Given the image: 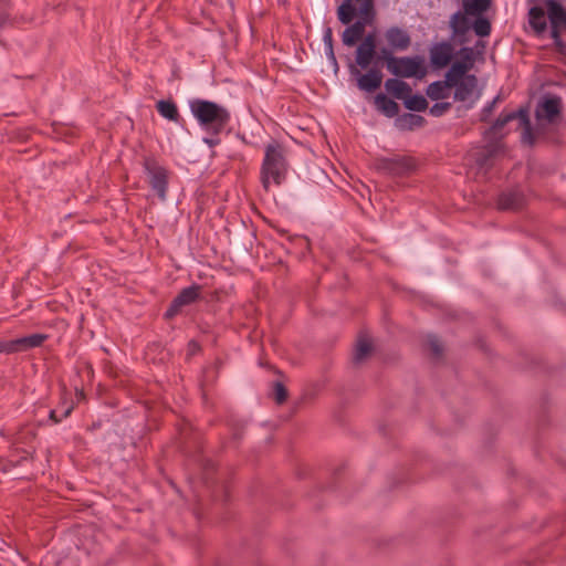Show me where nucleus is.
I'll return each instance as SVG.
<instances>
[{"label": "nucleus", "instance_id": "1", "mask_svg": "<svg viewBox=\"0 0 566 566\" xmlns=\"http://www.w3.org/2000/svg\"><path fill=\"white\" fill-rule=\"evenodd\" d=\"M188 106L199 127L210 135L221 134L231 120L230 111L216 102L192 98Z\"/></svg>", "mask_w": 566, "mask_h": 566}, {"label": "nucleus", "instance_id": "2", "mask_svg": "<svg viewBox=\"0 0 566 566\" xmlns=\"http://www.w3.org/2000/svg\"><path fill=\"white\" fill-rule=\"evenodd\" d=\"M461 61L454 62L446 74L443 81H436L427 87V96L432 101L446 99L451 95V91L457 83L458 77H462L473 66V50L462 48L460 50Z\"/></svg>", "mask_w": 566, "mask_h": 566}, {"label": "nucleus", "instance_id": "3", "mask_svg": "<svg viewBox=\"0 0 566 566\" xmlns=\"http://www.w3.org/2000/svg\"><path fill=\"white\" fill-rule=\"evenodd\" d=\"M286 174V161L282 147L276 144H269L261 167V182L265 190L272 185L280 186Z\"/></svg>", "mask_w": 566, "mask_h": 566}, {"label": "nucleus", "instance_id": "4", "mask_svg": "<svg viewBox=\"0 0 566 566\" xmlns=\"http://www.w3.org/2000/svg\"><path fill=\"white\" fill-rule=\"evenodd\" d=\"M382 59L386 61L388 72L398 77H419L424 75V69L420 57L418 56H401L396 57L387 48L380 50Z\"/></svg>", "mask_w": 566, "mask_h": 566}, {"label": "nucleus", "instance_id": "5", "mask_svg": "<svg viewBox=\"0 0 566 566\" xmlns=\"http://www.w3.org/2000/svg\"><path fill=\"white\" fill-rule=\"evenodd\" d=\"M517 119L521 127H523V136L522 139L525 143L532 144L533 137L531 132V123L528 118V113L525 109H518L515 112H503L495 123L492 125L490 130L486 133L488 135L497 136L501 133V129L510 122Z\"/></svg>", "mask_w": 566, "mask_h": 566}, {"label": "nucleus", "instance_id": "6", "mask_svg": "<svg viewBox=\"0 0 566 566\" xmlns=\"http://www.w3.org/2000/svg\"><path fill=\"white\" fill-rule=\"evenodd\" d=\"M145 170L153 190L161 200L166 199L167 192V170L154 160L145 161Z\"/></svg>", "mask_w": 566, "mask_h": 566}, {"label": "nucleus", "instance_id": "7", "mask_svg": "<svg viewBox=\"0 0 566 566\" xmlns=\"http://www.w3.org/2000/svg\"><path fill=\"white\" fill-rule=\"evenodd\" d=\"M453 87L455 88L454 98L457 101L474 103L480 96L476 92L478 80L475 75L465 73L462 77L457 78Z\"/></svg>", "mask_w": 566, "mask_h": 566}, {"label": "nucleus", "instance_id": "8", "mask_svg": "<svg viewBox=\"0 0 566 566\" xmlns=\"http://www.w3.org/2000/svg\"><path fill=\"white\" fill-rule=\"evenodd\" d=\"M349 72L357 78L358 88L364 92H374L381 85L382 74L378 69L371 67L367 73L360 74L358 69L354 64H350Z\"/></svg>", "mask_w": 566, "mask_h": 566}, {"label": "nucleus", "instance_id": "9", "mask_svg": "<svg viewBox=\"0 0 566 566\" xmlns=\"http://www.w3.org/2000/svg\"><path fill=\"white\" fill-rule=\"evenodd\" d=\"M468 15L465 11H457L450 18L451 39L459 44L468 41V34L472 29V22Z\"/></svg>", "mask_w": 566, "mask_h": 566}, {"label": "nucleus", "instance_id": "10", "mask_svg": "<svg viewBox=\"0 0 566 566\" xmlns=\"http://www.w3.org/2000/svg\"><path fill=\"white\" fill-rule=\"evenodd\" d=\"M430 63L433 69L440 70L450 64L454 56V48L448 41L433 43L429 51Z\"/></svg>", "mask_w": 566, "mask_h": 566}, {"label": "nucleus", "instance_id": "11", "mask_svg": "<svg viewBox=\"0 0 566 566\" xmlns=\"http://www.w3.org/2000/svg\"><path fill=\"white\" fill-rule=\"evenodd\" d=\"M566 0H541L545 4L551 29L566 28V9L563 3Z\"/></svg>", "mask_w": 566, "mask_h": 566}, {"label": "nucleus", "instance_id": "12", "mask_svg": "<svg viewBox=\"0 0 566 566\" xmlns=\"http://www.w3.org/2000/svg\"><path fill=\"white\" fill-rule=\"evenodd\" d=\"M560 108L562 99L559 97L546 96L538 103L535 115L538 120L544 119L552 123L559 115Z\"/></svg>", "mask_w": 566, "mask_h": 566}, {"label": "nucleus", "instance_id": "13", "mask_svg": "<svg viewBox=\"0 0 566 566\" xmlns=\"http://www.w3.org/2000/svg\"><path fill=\"white\" fill-rule=\"evenodd\" d=\"M385 39L392 51H406L411 44V38L407 30L399 27H390L385 32Z\"/></svg>", "mask_w": 566, "mask_h": 566}, {"label": "nucleus", "instance_id": "14", "mask_svg": "<svg viewBox=\"0 0 566 566\" xmlns=\"http://www.w3.org/2000/svg\"><path fill=\"white\" fill-rule=\"evenodd\" d=\"M200 287L198 285H191L184 289L172 301L170 307L167 311V316L176 315L181 307L192 304L199 297Z\"/></svg>", "mask_w": 566, "mask_h": 566}, {"label": "nucleus", "instance_id": "15", "mask_svg": "<svg viewBox=\"0 0 566 566\" xmlns=\"http://www.w3.org/2000/svg\"><path fill=\"white\" fill-rule=\"evenodd\" d=\"M547 11L545 4L534 6L528 10V23L536 35H542L547 29Z\"/></svg>", "mask_w": 566, "mask_h": 566}, {"label": "nucleus", "instance_id": "16", "mask_svg": "<svg viewBox=\"0 0 566 566\" xmlns=\"http://www.w3.org/2000/svg\"><path fill=\"white\" fill-rule=\"evenodd\" d=\"M366 24L367 21L365 19H359L349 27H347L342 34V41L344 45H355L357 41L363 38Z\"/></svg>", "mask_w": 566, "mask_h": 566}, {"label": "nucleus", "instance_id": "17", "mask_svg": "<svg viewBox=\"0 0 566 566\" xmlns=\"http://www.w3.org/2000/svg\"><path fill=\"white\" fill-rule=\"evenodd\" d=\"M385 87L388 93H390L394 97L398 99H402L408 97L411 94V87L408 83L398 80V78H388L385 82Z\"/></svg>", "mask_w": 566, "mask_h": 566}, {"label": "nucleus", "instance_id": "18", "mask_svg": "<svg viewBox=\"0 0 566 566\" xmlns=\"http://www.w3.org/2000/svg\"><path fill=\"white\" fill-rule=\"evenodd\" d=\"M371 350L373 343L370 338L366 334L359 335L353 355L354 363H363L370 355Z\"/></svg>", "mask_w": 566, "mask_h": 566}, {"label": "nucleus", "instance_id": "19", "mask_svg": "<svg viewBox=\"0 0 566 566\" xmlns=\"http://www.w3.org/2000/svg\"><path fill=\"white\" fill-rule=\"evenodd\" d=\"M157 112L164 118L178 123L180 115L177 108V105L172 101L160 99L156 104Z\"/></svg>", "mask_w": 566, "mask_h": 566}, {"label": "nucleus", "instance_id": "20", "mask_svg": "<svg viewBox=\"0 0 566 566\" xmlns=\"http://www.w3.org/2000/svg\"><path fill=\"white\" fill-rule=\"evenodd\" d=\"M375 105L376 107L381 112L384 113L387 117H394L398 114L399 112V106L398 104L388 98L386 95L384 94H378L376 97H375Z\"/></svg>", "mask_w": 566, "mask_h": 566}, {"label": "nucleus", "instance_id": "21", "mask_svg": "<svg viewBox=\"0 0 566 566\" xmlns=\"http://www.w3.org/2000/svg\"><path fill=\"white\" fill-rule=\"evenodd\" d=\"M500 209H517L523 205V197L518 191L502 193L497 201Z\"/></svg>", "mask_w": 566, "mask_h": 566}, {"label": "nucleus", "instance_id": "22", "mask_svg": "<svg viewBox=\"0 0 566 566\" xmlns=\"http://www.w3.org/2000/svg\"><path fill=\"white\" fill-rule=\"evenodd\" d=\"M46 339V335L44 334H32L24 337L17 338L18 350H27L30 348H35L42 345V343Z\"/></svg>", "mask_w": 566, "mask_h": 566}, {"label": "nucleus", "instance_id": "23", "mask_svg": "<svg viewBox=\"0 0 566 566\" xmlns=\"http://www.w3.org/2000/svg\"><path fill=\"white\" fill-rule=\"evenodd\" d=\"M491 4V0H463V9L469 15H481Z\"/></svg>", "mask_w": 566, "mask_h": 566}, {"label": "nucleus", "instance_id": "24", "mask_svg": "<svg viewBox=\"0 0 566 566\" xmlns=\"http://www.w3.org/2000/svg\"><path fill=\"white\" fill-rule=\"evenodd\" d=\"M424 123V118L417 114L407 113L397 118V125L401 129H413L421 127Z\"/></svg>", "mask_w": 566, "mask_h": 566}, {"label": "nucleus", "instance_id": "25", "mask_svg": "<svg viewBox=\"0 0 566 566\" xmlns=\"http://www.w3.org/2000/svg\"><path fill=\"white\" fill-rule=\"evenodd\" d=\"M375 54L376 51L373 50L371 48H365L359 44L356 49V64L361 69H367L371 64Z\"/></svg>", "mask_w": 566, "mask_h": 566}, {"label": "nucleus", "instance_id": "26", "mask_svg": "<svg viewBox=\"0 0 566 566\" xmlns=\"http://www.w3.org/2000/svg\"><path fill=\"white\" fill-rule=\"evenodd\" d=\"M403 104H405L406 108H408L409 111H415V112H422L428 107L427 99L422 95H419V94H416V95L409 94L408 97L405 98Z\"/></svg>", "mask_w": 566, "mask_h": 566}, {"label": "nucleus", "instance_id": "27", "mask_svg": "<svg viewBox=\"0 0 566 566\" xmlns=\"http://www.w3.org/2000/svg\"><path fill=\"white\" fill-rule=\"evenodd\" d=\"M356 14V9L355 7L350 3V1H346L344 3H342L338 9H337V17H338V20L343 23V24H349L354 17Z\"/></svg>", "mask_w": 566, "mask_h": 566}, {"label": "nucleus", "instance_id": "28", "mask_svg": "<svg viewBox=\"0 0 566 566\" xmlns=\"http://www.w3.org/2000/svg\"><path fill=\"white\" fill-rule=\"evenodd\" d=\"M472 29L476 35L481 38L488 36L491 33V23L488 19L478 17L472 23Z\"/></svg>", "mask_w": 566, "mask_h": 566}, {"label": "nucleus", "instance_id": "29", "mask_svg": "<svg viewBox=\"0 0 566 566\" xmlns=\"http://www.w3.org/2000/svg\"><path fill=\"white\" fill-rule=\"evenodd\" d=\"M18 344L15 339H0V354L18 353Z\"/></svg>", "mask_w": 566, "mask_h": 566}, {"label": "nucleus", "instance_id": "30", "mask_svg": "<svg viewBox=\"0 0 566 566\" xmlns=\"http://www.w3.org/2000/svg\"><path fill=\"white\" fill-rule=\"evenodd\" d=\"M451 103L449 102L436 103L430 107L429 113L434 117H439L443 115L447 111H449Z\"/></svg>", "mask_w": 566, "mask_h": 566}, {"label": "nucleus", "instance_id": "31", "mask_svg": "<svg viewBox=\"0 0 566 566\" xmlns=\"http://www.w3.org/2000/svg\"><path fill=\"white\" fill-rule=\"evenodd\" d=\"M286 397H287V392H286V389L283 386V384L275 382V385H274V398H275V401L277 403H282L283 401H285Z\"/></svg>", "mask_w": 566, "mask_h": 566}, {"label": "nucleus", "instance_id": "32", "mask_svg": "<svg viewBox=\"0 0 566 566\" xmlns=\"http://www.w3.org/2000/svg\"><path fill=\"white\" fill-rule=\"evenodd\" d=\"M428 345H429V348L431 349V352L436 356H439L442 353V345L436 336H433V335L428 336Z\"/></svg>", "mask_w": 566, "mask_h": 566}, {"label": "nucleus", "instance_id": "33", "mask_svg": "<svg viewBox=\"0 0 566 566\" xmlns=\"http://www.w3.org/2000/svg\"><path fill=\"white\" fill-rule=\"evenodd\" d=\"M72 409H73L72 406L66 407L60 416H57V410L53 409L50 411V419L54 423H59L62 421L63 418H66L70 416Z\"/></svg>", "mask_w": 566, "mask_h": 566}, {"label": "nucleus", "instance_id": "34", "mask_svg": "<svg viewBox=\"0 0 566 566\" xmlns=\"http://www.w3.org/2000/svg\"><path fill=\"white\" fill-rule=\"evenodd\" d=\"M551 38L553 39L556 49L559 52H564L565 43H564V41L560 38V30L551 29Z\"/></svg>", "mask_w": 566, "mask_h": 566}, {"label": "nucleus", "instance_id": "35", "mask_svg": "<svg viewBox=\"0 0 566 566\" xmlns=\"http://www.w3.org/2000/svg\"><path fill=\"white\" fill-rule=\"evenodd\" d=\"M500 101V96H495L490 103H488L482 109V119L485 120L492 114L495 104Z\"/></svg>", "mask_w": 566, "mask_h": 566}, {"label": "nucleus", "instance_id": "36", "mask_svg": "<svg viewBox=\"0 0 566 566\" xmlns=\"http://www.w3.org/2000/svg\"><path fill=\"white\" fill-rule=\"evenodd\" d=\"M360 45L365 48H371L376 51V38L374 33H368L366 36H364Z\"/></svg>", "mask_w": 566, "mask_h": 566}, {"label": "nucleus", "instance_id": "37", "mask_svg": "<svg viewBox=\"0 0 566 566\" xmlns=\"http://www.w3.org/2000/svg\"><path fill=\"white\" fill-rule=\"evenodd\" d=\"M325 55H326L327 60L333 64V66L335 69H337L338 64H337V60H336L333 46L325 48Z\"/></svg>", "mask_w": 566, "mask_h": 566}, {"label": "nucleus", "instance_id": "38", "mask_svg": "<svg viewBox=\"0 0 566 566\" xmlns=\"http://www.w3.org/2000/svg\"><path fill=\"white\" fill-rule=\"evenodd\" d=\"M218 135H211L209 137L203 138V143L207 144L210 148L217 146L219 144Z\"/></svg>", "mask_w": 566, "mask_h": 566}, {"label": "nucleus", "instance_id": "39", "mask_svg": "<svg viewBox=\"0 0 566 566\" xmlns=\"http://www.w3.org/2000/svg\"><path fill=\"white\" fill-rule=\"evenodd\" d=\"M323 41H324V46L325 48H329V46H333V36H332V31L331 29H327L324 36H323Z\"/></svg>", "mask_w": 566, "mask_h": 566}, {"label": "nucleus", "instance_id": "40", "mask_svg": "<svg viewBox=\"0 0 566 566\" xmlns=\"http://www.w3.org/2000/svg\"><path fill=\"white\" fill-rule=\"evenodd\" d=\"M198 348H199V346L197 343H195V342L189 343V350L191 354L196 353L198 350Z\"/></svg>", "mask_w": 566, "mask_h": 566}, {"label": "nucleus", "instance_id": "41", "mask_svg": "<svg viewBox=\"0 0 566 566\" xmlns=\"http://www.w3.org/2000/svg\"><path fill=\"white\" fill-rule=\"evenodd\" d=\"M6 19V14L0 11V27L4 23Z\"/></svg>", "mask_w": 566, "mask_h": 566}]
</instances>
